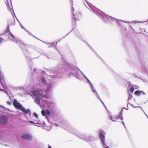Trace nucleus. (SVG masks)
Wrapping results in <instances>:
<instances>
[{"label": "nucleus", "mask_w": 148, "mask_h": 148, "mask_svg": "<svg viewBox=\"0 0 148 148\" xmlns=\"http://www.w3.org/2000/svg\"><path fill=\"white\" fill-rule=\"evenodd\" d=\"M50 75L53 76L54 78H56V77L57 76L56 75Z\"/></svg>", "instance_id": "nucleus-43"}, {"label": "nucleus", "mask_w": 148, "mask_h": 148, "mask_svg": "<svg viewBox=\"0 0 148 148\" xmlns=\"http://www.w3.org/2000/svg\"><path fill=\"white\" fill-rule=\"evenodd\" d=\"M38 71L36 69L34 68L33 72L31 73V75L32 77H33V75L35 74L38 73Z\"/></svg>", "instance_id": "nucleus-22"}, {"label": "nucleus", "mask_w": 148, "mask_h": 148, "mask_svg": "<svg viewBox=\"0 0 148 148\" xmlns=\"http://www.w3.org/2000/svg\"><path fill=\"white\" fill-rule=\"evenodd\" d=\"M42 42H44V43H45L47 45H49L50 44V43L49 42H44V41H41Z\"/></svg>", "instance_id": "nucleus-44"}, {"label": "nucleus", "mask_w": 148, "mask_h": 148, "mask_svg": "<svg viewBox=\"0 0 148 148\" xmlns=\"http://www.w3.org/2000/svg\"><path fill=\"white\" fill-rule=\"evenodd\" d=\"M39 97H36L34 99L35 102L38 105H39L40 103V99Z\"/></svg>", "instance_id": "nucleus-24"}, {"label": "nucleus", "mask_w": 148, "mask_h": 148, "mask_svg": "<svg viewBox=\"0 0 148 148\" xmlns=\"http://www.w3.org/2000/svg\"><path fill=\"white\" fill-rule=\"evenodd\" d=\"M134 94L137 96H140L141 95H145V93L143 91H140L137 90L135 91L134 92Z\"/></svg>", "instance_id": "nucleus-14"}, {"label": "nucleus", "mask_w": 148, "mask_h": 148, "mask_svg": "<svg viewBox=\"0 0 148 148\" xmlns=\"http://www.w3.org/2000/svg\"><path fill=\"white\" fill-rule=\"evenodd\" d=\"M141 32L144 34V33L146 32V30L145 29H141Z\"/></svg>", "instance_id": "nucleus-33"}, {"label": "nucleus", "mask_w": 148, "mask_h": 148, "mask_svg": "<svg viewBox=\"0 0 148 148\" xmlns=\"http://www.w3.org/2000/svg\"><path fill=\"white\" fill-rule=\"evenodd\" d=\"M29 67H30V69H31V70H32V68H33L32 66L30 65H29Z\"/></svg>", "instance_id": "nucleus-46"}, {"label": "nucleus", "mask_w": 148, "mask_h": 148, "mask_svg": "<svg viewBox=\"0 0 148 148\" xmlns=\"http://www.w3.org/2000/svg\"><path fill=\"white\" fill-rule=\"evenodd\" d=\"M114 119H119V118L118 117V116H117L115 118H114Z\"/></svg>", "instance_id": "nucleus-48"}, {"label": "nucleus", "mask_w": 148, "mask_h": 148, "mask_svg": "<svg viewBox=\"0 0 148 148\" xmlns=\"http://www.w3.org/2000/svg\"><path fill=\"white\" fill-rule=\"evenodd\" d=\"M120 21L122 22H123L125 23H126V21H123V20H120Z\"/></svg>", "instance_id": "nucleus-50"}, {"label": "nucleus", "mask_w": 148, "mask_h": 148, "mask_svg": "<svg viewBox=\"0 0 148 148\" xmlns=\"http://www.w3.org/2000/svg\"><path fill=\"white\" fill-rule=\"evenodd\" d=\"M132 84H131V82H130L129 84L128 88H130L129 89V91L131 93H133L134 90V86H132Z\"/></svg>", "instance_id": "nucleus-16"}, {"label": "nucleus", "mask_w": 148, "mask_h": 148, "mask_svg": "<svg viewBox=\"0 0 148 148\" xmlns=\"http://www.w3.org/2000/svg\"><path fill=\"white\" fill-rule=\"evenodd\" d=\"M145 72H146L147 73H148V72H147V69H145Z\"/></svg>", "instance_id": "nucleus-53"}, {"label": "nucleus", "mask_w": 148, "mask_h": 148, "mask_svg": "<svg viewBox=\"0 0 148 148\" xmlns=\"http://www.w3.org/2000/svg\"><path fill=\"white\" fill-rule=\"evenodd\" d=\"M26 45H27L26 46L23 47H22L21 46H22L21 44H20V45H18L20 46L22 49L23 52L25 56L26 59L27 60H29L30 62V63H32L31 62L32 59L29 58L28 56H29L30 53L28 52L27 49L26 48L28 47L29 45H28L25 44Z\"/></svg>", "instance_id": "nucleus-6"}, {"label": "nucleus", "mask_w": 148, "mask_h": 148, "mask_svg": "<svg viewBox=\"0 0 148 148\" xmlns=\"http://www.w3.org/2000/svg\"><path fill=\"white\" fill-rule=\"evenodd\" d=\"M129 104H130V105H131V104H130V103H128L127 104V106Z\"/></svg>", "instance_id": "nucleus-63"}, {"label": "nucleus", "mask_w": 148, "mask_h": 148, "mask_svg": "<svg viewBox=\"0 0 148 148\" xmlns=\"http://www.w3.org/2000/svg\"><path fill=\"white\" fill-rule=\"evenodd\" d=\"M74 28H73L72 29V30H71L69 33L68 34H67L65 36H64V37H62V38H61V39L60 40H59V41H58V42H56V44H55V45H54V44H55V42H51V43H50V44L49 45H52V46H54L55 47V49H56V50L57 51H58V52L60 53V52H59V50H58L57 47H56V45H57V44L58 43V42H59V41H60L61 40H62L64 38H65L67 36H68V35H69V34L70 33H71L74 29Z\"/></svg>", "instance_id": "nucleus-11"}, {"label": "nucleus", "mask_w": 148, "mask_h": 148, "mask_svg": "<svg viewBox=\"0 0 148 148\" xmlns=\"http://www.w3.org/2000/svg\"><path fill=\"white\" fill-rule=\"evenodd\" d=\"M41 113L42 115L44 116H45L46 114L45 111L44 110H42L41 111Z\"/></svg>", "instance_id": "nucleus-26"}, {"label": "nucleus", "mask_w": 148, "mask_h": 148, "mask_svg": "<svg viewBox=\"0 0 148 148\" xmlns=\"http://www.w3.org/2000/svg\"><path fill=\"white\" fill-rule=\"evenodd\" d=\"M6 32L8 33V38L10 39H11L10 37L12 38V39H11V40L14 42H15L18 45H20V44H21L22 45V46L21 47H23L26 46L27 45H26L24 43L22 42V41L20 40L19 39L16 38H15L14 35L10 32L8 25L7 29Z\"/></svg>", "instance_id": "nucleus-4"}, {"label": "nucleus", "mask_w": 148, "mask_h": 148, "mask_svg": "<svg viewBox=\"0 0 148 148\" xmlns=\"http://www.w3.org/2000/svg\"><path fill=\"white\" fill-rule=\"evenodd\" d=\"M99 137L101 142L102 146L104 148H110L105 143V136L101 132L99 133Z\"/></svg>", "instance_id": "nucleus-7"}, {"label": "nucleus", "mask_w": 148, "mask_h": 148, "mask_svg": "<svg viewBox=\"0 0 148 148\" xmlns=\"http://www.w3.org/2000/svg\"><path fill=\"white\" fill-rule=\"evenodd\" d=\"M29 123L32 124H36V123H35L33 121H29Z\"/></svg>", "instance_id": "nucleus-38"}, {"label": "nucleus", "mask_w": 148, "mask_h": 148, "mask_svg": "<svg viewBox=\"0 0 148 148\" xmlns=\"http://www.w3.org/2000/svg\"><path fill=\"white\" fill-rule=\"evenodd\" d=\"M134 88H135L136 89H138L139 87V86L137 85H134Z\"/></svg>", "instance_id": "nucleus-35"}, {"label": "nucleus", "mask_w": 148, "mask_h": 148, "mask_svg": "<svg viewBox=\"0 0 148 148\" xmlns=\"http://www.w3.org/2000/svg\"><path fill=\"white\" fill-rule=\"evenodd\" d=\"M85 0L87 5L92 10V12L96 14L100 18L102 19L104 22L108 23L111 22V21H116L119 25H120V23L119 22L118 19L106 14L101 10L90 3L87 1Z\"/></svg>", "instance_id": "nucleus-1"}, {"label": "nucleus", "mask_w": 148, "mask_h": 148, "mask_svg": "<svg viewBox=\"0 0 148 148\" xmlns=\"http://www.w3.org/2000/svg\"><path fill=\"white\" fill-rule=\"evenodd\" d=\"M43 123H44L45 124L44 121H43V122L42 123L41 121H40V120H38V121L37 123L36 124L40 125H42Z\"/></svg>", "instance_id": "nucleus-30"}, {"label": "nucleus", "mask_w": 148, "mask_h": 148, "mask_svg": "<svg viewBox=\"0 0 148 148\" xmlns=\"http://www.w3.org/2000/svg\"><path fill=\"white\" fill-rule=\"evenodd\" d=\"M141 109H142V110H143V112H144V113H145H145L144 112V110H143V109H142V108H141Z\"/></svg>", "instance_id": "nucleus-62"}, {"label": "nucleus", "mask_w": 148, "mask_h": 148, "mask_svg": "<svg viewBox=\"0 0 148 148\" xmlns=\"http://www.w3.org/2000/svg\"><path fill=\"white\" fill-rule=\"evenodd\" d=\"M33 115L36 118H38V114L36 112L33 113Z\"/></svg>", "instance_id": "nucleus-32"}, {"label": "nucleus", "mask_w": 148, "mask_h": 148, "mask_svg": "<svg viewBox=\"0 0 148 148\" xmlns=\"http://www.w3.org/2000/svg\"><path fill=\"white\" fill-rule=\"evenodd\" d=\"M125 32H126L127 31V29L126 28H125Z\"/></svg>", "instance_id": "nucleus-56"}, {"label": "nucleus", "mask_w": 148, "mask_h": 148, "mask_svg": "<svg viewBox=\"0 0 148 148\" xmlns=\"http://www.w3.org/2000/svg\"><path fill=\"white\" fill-rule=\"evenodd\" d=\"M133 97V96L132 94L129 93V96L128 98L127 99V101L128 102Z\"/></svg>", "instance_id": "nucleus-25"}, {"label": "nucleus", "mask_w": 148, "mask_h": 148, "mask_svg": "<svg viewBox=\"0 0 148 148\" xmlns=\"http://www.w3.org/2000/svg\"><path fill=\"white\" fill-rule=\"evenodd\" d=\"M44 102L45 105L47 106V107L50 106L52 104L51 102L47 101H45Z\"/></svg>", "instance_id": "nucleus-23"}, {"label": "nucleus", "mask_w": 148, "mask_h": 148, "mask_svg": "<svg viewBox=\"0 0 148 148\" xmlns=\"http://www.w3.org/2000/svg\"><path fill=\"white\" fill-rule=\"evenodd\" d=\"M97 98L98 99H99L100 100V101H101V102H102V103L103 104V105L105 106L106 107H106L105 106V104H104V103H103V101H102V100H101V99L99 97V98H98V97H97Z\"/></svg>", "instance_id": "nucleus-37"}, {"label": "nucleus", "mask_w": 148, "mask_h": 148, "mask_svg": "<svg viewBox=\"0 0 148 148\" xmlns=\"http://www.w3.org/2000/svg\"><path fill=\"white\" fill-rule=\"evenodd\" d=\"M13 104L16 109L21 110L25 114H29V116L31 115V114L30 110L29 109H26L21 103L17 101L16 99L13 100Z\"/></svg>", "instance_id": "nucleus-3"}, {"label": "nucleus", "mask_w": 148, "mask_h": 148, "mask_svg": "<svg viewBox=\"0 0 148 148\" xmlns=\"http://www.w3.org/2000/svg\"><path fill=\"white\" fill-rule=\"evenodd\" d=\"M7 1L8 2V3L7 5V7L8 10H9L10 11H11V13L12 14L14 18V17H15L16 19L17 20H18V19H17V17H16V16L15 14V13L14 12V10L13 9L12 7V8H10V6H9V4L8 2V1ZM14 20H15V19H14Z\"/></svg>", "instance_id": "nucleus-13"}, {"label": "nucleus", "mask_w": 148, "mask_h": 148, "mask_svg": "<svg viewBox=\"0 0 148 148\" xmlns=\"http://www.w3.org/2000/svg\"><path fill=\"white\" fill-rule=\"evenodd\" d=\"M121 123L123 125H124V127H125V129H126V127H125V124L124 122L123 121H122V122Z\"/></svg>", "instance_id": "nucleus-40"}, {"label": "nucleus", "mask_w": 148, "mask_h": 148, "mask_svg": "<svg viewBox=\"0 0 148 148\" xmlns=\"http://www.w3.org/2000/svg\"><path fill=\"white\" fill-rule=\"evenodd\" d=\"M123 109H121L119 113V115H118L119 119L122 120H123Z\"/></svg>", "instance_id": "nucleus-18"}, {"label": "nucleus", "mask_w": 148, "mask_h": 148, "mask_svg": "<svg viewBox=\"0 0 148 148\" xmlns=\"http://www.w3.org/2000/svg\"><path fill=\"white\" fill-rule=\"evenodd\" d=\"M0 108H4V109H8L7 108H5L2 105H0Z\"/></svg>", "instance_id": "nucleus-41"}, {"label": "nucleus", "mask_w": 148, "mask_h": 148, "mask_svg": "<svg viewBox=\"0 0 148 148\" xmlns=\"http://www.w3.org/2000/svg\"><path fill=\"white\" fill-rule=\"evenodd\" d=\"M92 146V147L93 148H94V147H93V146L91 145V144H90Z\"/></svg>", "instance_id": "nucleus-64"}, {"label": "nucleus", "mask_w": 148, "mask_h": 148, "mask_svg": "<svg viewBox=\"0 0 148 148\" xmlns=\"http://www.w3.org/2000/svg\"><path fill=\"white\" fill-rule=\"evenodd\" d=\"M88 84L89 86L91 88V91L92 92L96 97L99 98V96L97 93L96 89L95 88L93 84L91 83V82L88 83Z\"/></svg>", "instance_id": "nucleus-10"}, {"label": "nucleus", "mask_w": 148, "mask_h": 148, "mask_svg": "<svg viewBox=\"0 0 148 148\" xmlns=\"http://www.w3.org/2000/svg\"><path fill=\"white\" fill-rule=\"evenodd\" d=\"M4 92L6 93V94L8 95V91L7 90H4Z\"/></svg>", "instance_id": "nucleus-45"}, {"label": "nucleus", "mask_w": 148, "mask_h": 148, "mask_svg": "<svg viewBox=\"0 0 148 148\" xmlns=\"http://www.w3.org/2000/svg\"><path fill=\"white\" fill-rule=\"evenodd\" d=\"M141 109H142V110H143V112H144V113H145H145L144 112V110H143V109H142V108H141Z\"/></svg>", "instance_id": "nucleus-61"}, {"label": "nucleus", "mask_w": 148, "mask_h": 148, "mask_svg": "<svg viewBox=\"0 0 148 148\" xmlns=\"http://www.w3.org/2000/svg\"><path fill=\"white\" fill-rule=\"evenodd\" d=\"M21 137L23 139L25 140H29L31 138V135L29 134L22 135Z\"/></svg>", "instance_id": "nucleus-15"}, {"label": "nucleus", "mask_w": 148, "mask_h": 148, "mask_svg": "<svg viewBox=\"0 0 148 148\" xmlns=\"http://www.w3.org/2000/svg\"><path fill=\"white\" fill-rule=\"evenodd\" d=\"M89 142V141H93L96 140V138L93 136H88Z\"/></svg>", "instance_id": "nucleus-19"}, {"label": "nucleus", "mask_w": 148, "mask_h": 148, "mask_svg": "<svg viewBox=\"0 0 148 148\" xmlns=\"http://www.w3.org/2000/svg\"><path fill=\"white\" fill-rule=\"evenodd\" d=\"M8 118L4 115L0 116V124L3 125L6 124L8 121Z\"/></svg>", "instance_id": "nucleus-9"}, {"label": "nucleus", "mask_w": 148, "mask_h": 148, "mask_svg": "<svg viewBox=\"0 0 148 148\" xmlns=\"http://www.w3.org/2000/svg\"><path fill=\"white\" fill-rule=\"evenodd\" d=\"M110 119L112 121H113V122H116V121H116L115 120H114V119H114V118L113 117L111 116H110Z\"/></svg>", "instance_id": "nucleus-28"}, {"label": "nucleus", "mask_w": 148, "mask_h": 148, "mask_svg": "<svg viewBox=\"0 0 148 148\" xmlns=\"http://www.w3.org/2000/svg\"><path fill=\"white\" fill-rule=\"evenodd\" d=\"M45 112H46V114L48 115H50V111L49 110L47 109Z\"/></svg>", "instance_id": "nucleus-29"}, {"label": "nucleus", "mask_w": 148, "mask_h": 148, "mask_svg": "<svg viewBox=\"0 0 148 148\" xmlns=\"http://www.w3.org/2000/svg\"><path fill=\"white\" fill-rule=\"evenodd\" d=\"M72 12L73 13L74 11V9L73 7L72 8Z\"/></svg>", "instance_id": "nucleus-47"}, {"label": "nucleus", "mask_w": 148, "mask_h": 148, "mask_svg": "<svg viewBox=\"0 0 148 148\" xmlns=\"http://www.w3.org/2000/svg\"><path fill=\"white\" fill-rule=\"evenodd\" d=\"M20 24V26L21 27V28L22 29H24L25 31L26 32H27L28 33L29 35H31L34 38H36L39 40L38 38H36L35 36H34L29 31L27 30L25 28L23 25H22L21 23Z\"/></svg>", "instance_id": "nucleus-17"}, {"label": "nucleus", "mask_w": 148, "mask_h": 148, "mask_svg": "<svg viewBox=\"0 0 148 148\" xmlns=\"http://www.w3.org/2000/svg\"><path fill=\"white\" fill-rule=\"evenodd\" d=\"M18 21V22L20 23V24H21V23L20 22V21H19L18 20H17Z\"/></svg>", "instance_id": "nucleus-59"}, {"label": "nucleus", "mask_w": 148, "mask_h": 148, "mask_svg": "<svg viewBox=\"0 0 148 148\" xmlns=\"http://www.w3.org/2000/svg\"><path fill=\"white\" fill-rule=\"evenodd\" d=\"M49 72L50 73H53L54 74H57L58 73V71H56V69L52 70V69L49 70Z\"/></svg>", "instance_id": "nucleus-21"}, {"label": "nucleus", "mask_w": 148, "mask_h": 148, "mask_svg": "<svg viewBox=\"0 0 148 148\" xmlns=\"http://www.w3.org/2000/svg\"><path fill=\"white\" fill-rule=\"evenodd\" d=\"M55 125H56V126H59V125H58L57 124H55Z\"/></svg>", "instance_id": "nucleus-58"}, {"label": "nucleus", "mask_w": 148, "mask_h": 148, "mask_svg": "<svg viewBox=\"0 0 148 148\" xmlns=\"http://www.w3.org/2000/svg\"><path fill=\"white\" fill-rule=\"evenodd\" d=\"M31 93L32 94L36 97H39L42 94V93L40 91L38 90H32L31 91Z\"/></svg>", "instance_id": "nucleus-12"}, {"label": "nucleus", "mask_w": 148, "mask_h": 148, "mask_svg": "<svg viewBox=\"0 0 148 148\" xmlns=\"http://www.w3.org/2000/svg\"><path fill=\"white\" fill-rule=\"evenodd\" d=\"M63 127L65 130H67V131L71 132V133L73 134H75L80 139H82L84 140V141H86V142H89V140H88V136H86L84 135H77L76 134H75L74 132H73V130L75 131V130L74 129V128H71L72 130H70V129L71 128L69 127V128H65L64 127Z\"/></svg>", "instance_id": "nucleus-5"}, {"label": "nucleus", "mask_w": 148, "mask_h": 148, "mask_svg": "<svg viewBox=\"0 0 148 148\" xmlns=\"http://www.w3.org/2000/svg\"><path fill=\"white\" fill-rule=\"evenodd\" d=\"M48 148H52L51 146L49 145L48 146Z\"/></svg>", "instance_id": "nucleus-52"}, {"label": "nucleus", "mask_w": 148, "mask_h": 148, "mask_svg": "<svg viewBox=\"0 0 148 148\" xmlns=\"http://www.w3.org/2000/svg\"><path fill=\"white\" fill-rule=\"evenodd\" d=\"M83 76L86 79L88 84L90 82V81L89 80V79L86 77L85 75H84Z\"/></svg>", "instance_id": "nucleus-31"}, {"label": "nucleus", "mask_w": 148, "mask_h": 148, "mask_svg": "<svg viewBox=\"0 0 148 148\" xmlns=\"http://www.w3.org/2000/svg\"><path fill=\"white\" fill-rule=\"evenodd\" d=\"M41 81L43 86L44 85L46 86V90L45 92L46 93L48 94L49 92V90L51 89L52 87L51 84L50 83L48 85H46L47 81L46 79L43 78L41 79Z\"/></svg>", "instance_id": "nucleus-8"}, {"label": "nucleus", "mask_w": 148, "mask_h": 148, "mask_svg": "<svg viewBox=\"0 0 148 148\" xmlns=\"http://www.w3.org/2000/svg\"><path fill=\"white\" fill-rule=\"evenodd\" d=\"M4 40V39L1 38V37L0 38V44H1L2 41Z\"/></svg>", "instance_id": "nucleus-36"}, {"label": "nucleus", "mask_w": 148, "mask_h": 148, "mask_svg": "<svg viewBox=\"0 0 148 148\" xmlns=\"http://www.w3.org/2000/svg\"><path fill=\"white\" fill-rule=\"evenodd\" d=\"M4 90L3 89H2L1 88H0V91H3V90L4 91Z\"/></svg>", "instance_id": "nucleus-55"}, {"label": "nucleus", "mask_w": 148, "mask_h": 148, "mask_svg": "<svg viewBox=\"0 0 148 148\" xmlns=\"http://www.w3.org/2000/svg\"><path fill=\"white\" fill-rule=\"evenodd\" d=\"M52 46L51 45V46H49L48 47V48H50V47H52Z\"/></svg>", "instance_id": "nucleus-54"}, {"label": "nucleus", "mask_w": 148, "mask_h": 148, "mask_svg": "<svg viewBox=\"0 0 148 148\" xmlns=\"http://www.w3.org/2000/svg\"><path fill=\"white\" fill-rule=\"evenodd\" d=\"M61 69L62 70L63 69H64L66 73L68 74L69 76H73L77 79H79L78 70L80 71L83 76L84 75L83 72L78 68L66 61L64 62L62 68H61L60 66H59V70H60Z\"/></svg>", "instance_id": "nucleus-2"}, {"label": "nucleus", "mask_w": 148, "mask_h": 148, "mask_svg": "<svg viewBox=\"0 0 148 148\" xmlns=\"http://www.w3.org/2000/svg\"><path fill=\"white\" fill-rule=\"evenodd\" d=\"M141 22L140 21H126V23H141Z\"/></svg>", "instance_id": "nucleus-20"}, {"label": "nucleus", "mask_w": 148, "mask_h": 148, "mask_svg": "<svg viewBox=\"0 0 148 148\" xmlns=\"http://www.w3.org/2000/svg\"><path fill=\"white\" fill-rule=\"evenodd\" d=\"M126 109V110H128V107H127V108H124L123 109H122L123 110V109Z\"/></svg>", "instance_id": "nucleus-51"}, {"label": "nucleus", "mask_w": 148, "mask_h": 148, "mask_svg": "<svg viewBox=\"0 0 148 148\" xmlns=\"http://www.w3.org/2000/svg\"><path fill=\"white\" fill-rule=\"evenodd\" d=\"M141 109H142V110H143V112H144V113H145H145L144 112V110H143V109H142V108H141Z\"/></svg>", "instance_id": "nucleus-60"}, {"label": "nucleus", "mask_w": 148, "mask_h": 148, "mask_svg": "<svg viewBox=\"0 0 148 148\" xmlns=\"http://www.w3.org/2000/svg\"><path fill=\"white\" fill-rule=\"evenodd\" d=\"M46 119H47V120H48V118H47V116H46Z\"/></svg>", "instance_id": "nucleus-57"}, {"label": "nucleus", "mask_w": 148, "mask_h": 148, "mask_svg": "<svg viewBox=\"0 0 148 148\" xmlns=\"http://www.w3.org/2000/svg\"><path fill=\"white\" fill-rule=\"evenodd\" d=\"M73 15L74 16L73 18H74V22H75V23L76 21L79 20V19L77 18L76 17H76V15H75L74 13H73Z\"/></svg>", "instance_id": "nucleus-27"}, {"label": "nucleus", "mask_w": 148, "mask_h": 148, "mask_svg": "<svg viewBox=\"0 0 148 148\" xmlns=\"http://www.w3.org/2000/svg\"><path fill=\"white\" fill-rule=\"evenodd\" d=\"M129 29H132L133 31H134V29H133V27H132V26L130 25H129Z\"/></svg>", "instance_id": "nucleus-34"}, {"label": "nucleus", "mask_w": 148, "mask_h": 148, "mask_svg": "<svg viewBox=\"0 0 148 148\" xmlns=\"http://www.w3.org/2000/svg\"><path fill=\"white\" fill-rule=\"evenodd\" d=\"M86 43L87 45L89 47H90V48L91 49H92V47H91L90 45H89V44L88 43V42H86Z\"/></svg>", "instance_id": "nucleus-39"}, {"label": "nucleus", "mask_w": 148, "mask_h": 148, "mask_svg": "<svg viewBox=\"0 0 148 148\" xmlns=\"http://www.w3.org/2000/svg\"><path fill=\"white\" fill-rule=\"evenodd\" d=\"M7 104L8 105H11V102H10V101H7Z\"/></svg>", "instance_id": "nucleus-42"}, {"label": "nucleus", "mask_w": 148, "mask_h": 148, "mask_svg": "<svg viewBox=\"0 0 148 148\" xmlns=\"http://www.w3.org/2000/svg\"><path fill=\"white\" fill-rule=\"evenodd\" d=\"M80 15V16H79V17H82V14H81V12H79V15Z\"/></svg>", "instance_id": "nucleus-49"}]
</instances>
